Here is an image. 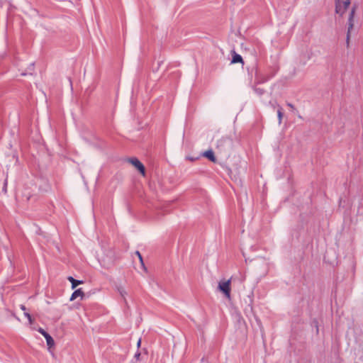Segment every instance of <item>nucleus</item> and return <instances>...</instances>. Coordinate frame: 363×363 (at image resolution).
Wrapping results in <instances>:
<instances>
[{
  "label": "nucleus",
  "instance_id": "obj_15",
  "mask_svg": "<svg viewBox=\"0 0 363 363\" xmlns=\"http://www.w3.org/2000/svg\"><path fill=\"white\" fill-rule=\"evenodd\" d=\"M24 315L28 318L29 323L32 324L33 322V320L30 314L27 312H24Z\"/></svg>",
  "mask_w": 363,
  "mask_h": 363
},
{
  "label": "nucleus",
  "instance_id": "obj_4",
  "mask_svg": "<svg viewBox=\"0 0 363 363\" xmlns=\"http://www.w3.org/2000/svg\"><path fill=\"white\" fill-rule=\"evenodd\" d=\"M335 13L342 16L349 6H345L344 0H335Z\"/></svg>",
  "mask_w": 363,
  "mask_h": 363
},
{
  "label": "nucleus",
  "instance_id": "obj_16",
  "mask_svg": "<svg viewBox=\"0 0 363 363\" xmlns=\"http://www.w3.org/2000/svg\"><path fill=\"white\" fill-rule=\"evenodd\" d=\"M350 32H351V30L348 29L347 33V38H346V43H347V47L349 46V44H350Z\"/></svg>",
  "mask_w": 363,
  "mask_h": 363
},
{
  "label": "nucleus",
  "instance_id": "obj_20",
  "mask_svg": "<svg viewBox=\"0 0 363 363\" xmlns=\"http://www.w3.org/2000/svg\"><path fill=\"white\" fill-rule=\"evenodd\" d=\"M20 308L22 311H23L24 312H26V307L24 305H23V304L20 306Z\"/></svg>",
  "mask_w": 363,
  "mask_h": 363
},
{
  "label": "nucleus",
  "instance_id": "obj_11",
  "mask_svg": "<svg viewBox=\"0 0 363 363\" xmlns=\"http://www.w3.org/2000/svg\"><path fill=\"white\" fill-rule=\"evenodd\" d=\"M277 116H278V120H279V124H281V121H282V117H283L282 108L281 106H279V108L277 110Z\"/></svg>",
  "mask_w": 363,
  "mask_h": 363
},
{
  "label": "nucleus",
  "instance_id": "obj_6",
  "mask_svg": "<svg viewBox=\"0 0 363 363\" xmlns=\"http://www.w3.org/2000/svg\"><path fill=\"white\" fill-rule=\"evenodd\" d=\"M355 11H356V6H352V9L350 11V15H349V18H348V28H349V30H352L353 28V26H354V17Z\"/></svg>",
  "mask_w": 363,
  "mask_h": 363
},
{
  "label": "nucleus",
  "instance_id": "obj_9",
  "mask_svg": "<svg viewBox=\"0 0 363 363\" xmlns=\"http://www.w3.org/2000/svg\"><path fill=\"white\" fill-rule=\"evenodd\" d=\"M67 280L72 284V289H75L78 285L83 284V281L77 280L71 276L67 277Z\"/></svg>",
  "mask_w": 363,
  "mask_h": 363
},
{
  "label": "nucleus",
  "instance_id": "obj_23",
  "mask_svg": "<svg viewBox=\"0 0 363 363\" xmlns=\"http://www.w3.org/2000/svg\"><path fill=\"white\" fill-rule=\"evenodd\" d=\"M140 344H141V340L140 339V340L138 341V343H137L138 347H140Z\"/></svg>",
  "mask_w": 363,
  "mask_h": 363
},
{
  "label": "nucleus",
  "instance_id": "obj_18",
  "mask_svg": "<svg viewBox=\"0 0 363 363\" xmlns=\"http://www.w3.org/2000/svg\"><path fill=\"white\" fill-rule=\"evenodd\" d=\"M2 191L4 192V194H6V192H7V179H6L4 181Z\"/></svg>",
  "mask_w": 363,
  "mask_h": 363
},
{
  "label": "nucleus",
  "instance_id": "obj_3",
  "mask_svg": "<svg viewBox=\"0 0 363 363\" xmlns=\"http://www.w3.org/2000/svg\"><path fill=\"white\" fill-rule=\"evenodd\" d=\"M232 142L228 138H222L217 143V148L221 152H225L228 148L231 147Z\"/></svg>",
  "mask_w": 363,
  "mask_h": 363
},
{
  "label": "nucleus",
  "instance_id": "obj_7",
  "mask_svg": "<svg viewBox=\"0 0 363 363\" xmlns=\"http://www.w3.org/2000/svg\"><path fill=\"white\" fill-rule=\"evenodd\" d=\"M84 296V294L82 291V289H78L72 293V294L70 297V301H74V299H76L77 297H79V296L82 299Z\"/></svg>",
  "mask_w": 363,
  "mask_h": 363
},
{
  "label": "nucleus",
  "instance_id": "obj_17",
  "mask_svg": "<svg viewBox=\"0 0 363 363\" xmlns=\"http://www.w3.org/2000/svg\"><path fill=\"white\" fill-rule=\"evenodd\" d=\"M135 254H136V255H137V256L138 257V258H139V259H140V262H141L142 265H144L143 259V257H142L141 254L140 253V252L136 251V252H135Z\"/></svg>",
  "mask_w": 363,
  "mask_h": 363
},
{
  "label": "nucleus",
  "instance_id": "obj_1",
  "mask_svg": "<svg viewBox=\"0 0 363 363\" xmlns=\"http://www.w3.org/2000/svg\"><path fill=\"white\" fill-rule=\"evenodd\" d=\"M230 279L221 281L218 283V289L222 291L226 298H230Z\"/></svg>",
  "mask_w": 363,
  "mask_h": 363
},
{
  "label": "nucleus",
  "instance_id": "obj_14",
  "mask_svg": "<svg viewBox=\"0 0 363 363\" xmlns=\"http://www.w3.org/2000/svg\"><path fill=\"white\" fill-rule=\"evenodd\" d=\"M24 315L28 318L29 323L32 324L33 322V320L30 314L27 312H24Z\"/></svg>",
  "mask_w": 363,
  "mask_h": 363
},
{
  "label": "nucleus",
  "instance_id": "obj_10",
  "mask_svg": "<svg viewBox=\"0 0 363 363\" xmlns=\"http://www.w3.org/2000/svg\"><path fill=\"white\" fill-rule=\"evenodd\" d=\"M238 62H240L242 64L244 63L242 57L240 55L237 54L235 51H233V58L231 60V63L234 64V63H238Z\"/></svg>",
  "mask_w": 363,
  "mask_h": 363
},
{
  "label": "nucleus",
  "instance_id": "obj_22",
  "mask_svg": "<svg viewBox=\"0 0 363 363\" xmlns=\"http://www.w3.org/2000/svg\"><path fill=\"white\" fill-rule=\"evenodd\" d=\"M287 105L289 106V108H294V105L290 103L287 104Z\"/></svg>",
  "mask_w": 363,
  "mask_h": 363
},
{
  "label": "nucleus",
  "instance_id": "obj_12",
  "mask_svg": "<svg viewBox=\"0 0 363 363\" xmlns=\"http://www.w3.org/2000/svg\"><path fill=\"white\" fill-rule=\"evenodd\" d=\"M118 291L123 297H125V295L127 294L125 290L123 287H118Z\"/></svg>",
  "mask_w": 363,
  "mask_h": 363
},
{
  "label": "nucleus",
  "instance_id": "obj_13",
  "mask_svg": "<svg viewBox=\"0 0 363 363\" xmlns=\"http://www.w3.org/2000/svg\"><path fill=\"white\" fill-rule=\"evenodd\" d=\"M24 315L28 318L29 323L32 324L33 322V320L30 314L27 312H24Z\"/></svg>",
  "mask_w": 363,
  "mask_h": 363
},
{
  "label": "nucleus",
  "instance_id": "obj_19",
  "mask_svg": "<svg viewBox=\"0 0 363 363\" xmlns=\"http://www.w3.org/2000/svg\"><path fill=\"white\" fill-rule=\"evenodd\" d=\"M351 0H344L345 6H349L350 5Z\"/></svg>",
  "mask_w": 363,
  "mask_h": 363
},
{
  "label": "nucleus",
  "instance_id": "obj_2",
  "mask_svg": "<svg viewBox=\"0 0 363 363\" xmlns=\"http://www.w3.org/2000/svg\"><path fill=\"white\" fill-rule=\"evenodd\" d=\"M128 162L132 164L143 175H145V166L136 157H131L128 159Z\"/></svg>",
  "mask_w": 363,
  "mask_h": 363
},
{
  "label": "nucleus",
  "instance_id": "obj_8",
  "mask_svg": "<svg viewBox=\"0 0 363 363\" xmlns=\"http://www.w3.org/2000/svg\"><path fill=\"white\" fill-rule=\"evenodd\" d=\"M203 155L208 158L210 161L216 162V158L214 155V152L211 150H208L203 153Z\"/></svg>",
  "mask_w": 363,
  "mask_h": 363
},
{
  "label": "nucleus",
  "instance_id": "obj_21",
  "mask_svg": "<svg viewBox=\"0 0 363 363\" xmlns=\"http://www.w3.org/2000/svg\"><path fill=\"white\" fill-rule=\"evenodd\" d=\"M140 356V353L138 352L135 354V358L137 359H139Z\"/></svg>",
  "mask_w": 363,
  "mask_h": 363
},
{
  "label": "nucleus",
  "instance_id": "obj_5",
  "mask_svg": "<svg viewBox=\"0 0 363 363\" xmlns=\"http://www.w3.org/2000/svg\"><path fill=\"white\" fill-rule=\"evenodd\" d=\"M38 331L44 336L47 345L50 348L54 346L55 342L53 338L44 329L40 328Z\"/></svg>",
  "mask_w": 363,
  "mask_h": 363
}]
</instances>
